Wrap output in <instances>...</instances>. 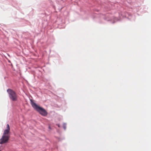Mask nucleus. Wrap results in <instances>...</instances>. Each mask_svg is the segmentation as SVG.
<instances>
[{"mask_svg":"<svg viewBox=\"0 0 151 151\" xmlns=\"http://www.w3.org/2000/svg\"><path fill=\"white\" fill-rule=\"evenodd\" d=\"M57 126H58V127H60V126H59V124H57Z\"/></svg>","mask_w":151,"mask_h":151,"instance_id":"39448f33","label":"nucleus"},{"mask_svg":"<svg viewBox=\"0 0 151 151\" xmlns=\"http://www.w3.org/2000/svg\"><path fill=\"white\" fill-rule=\"evenodd\" d=\"M31 104L32 107L42 115L45 116L47 114V112L44 109L39 106L32 101H31Z\"/></svg>","mask_w":151,"mask_h":151,"instance_id":"f257e3e1","label":"nucleus"},{"mask_svg":"<svg viewBox=\"0 0 151 151\" xmlns=\"http://www.w3.org/2000/svg\"><path fill=\"white\" fill-rule=\"evenodd\" d=\"M10 127L8 124H7L6 125V129L4 131L3 135H9V134L10 131Z\"/></svg>","mask_w":151,"mask_h":151,"instance_id":"20e7f679","label":"nucleus"},{"mask_svg":"<svg viewBox=\"0 0 151 151\" xmlns=\"http://www.w3.org/2000/svg\"><path fill=\"white\" fill-rule=\"evenodd\" d=\"M10 137L9 135H3L1 138L0 139V144H3L6 143Z\"/></svg>","mask_w":151,"mask_h":151,"instance_id":"7ed1b4c3","label":"nucleus"},{"mask_svg":"<svg viewBox=\"0 0 151 151\" xmlns=\"http://www.w3.org/2000/svg\"><path fill=\"white\" fill-rule=\"evenodd\" d=\"M10 99L13 101H16L17 100V96L16 93L10 89L7 90Z\"/></svg>","mask_w":151,"mask_h":151,"instance_id":"f03ea898","label":"nucleus"},{"mask_svg":"<svg viewBox=\"0 0 151 151\" xmlns=\"http://www.w3.org/2000/svg\"><path fill=\"white\" fill-rule=\"evenodd\" d=\"M49 129H51V128H50V126H49Z\"/></svg>","mask_w":151,"mask_h":151,"instance_id":"423d86ee","label":"nucleus"}]
</instances>
